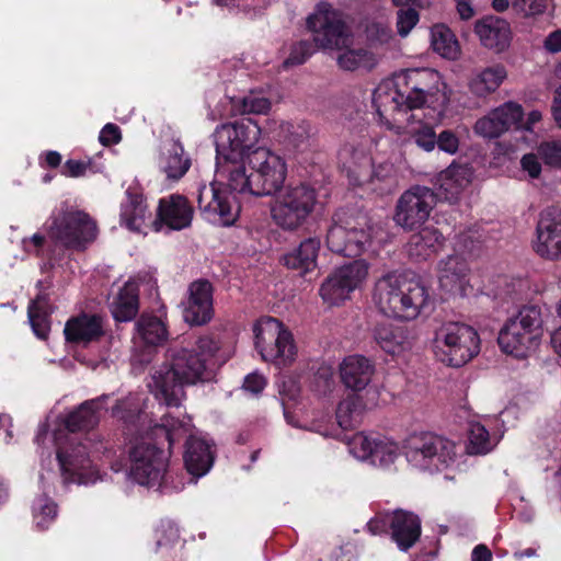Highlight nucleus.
Wrapping results in <instances>:
<instances>
[{
  "label": "nucleus",
  "instance_id": "obj_23",
  "mask_svg": "<svg viewBox=\"0 0 561 561\" xmlns=\"http://www.w3.org/2000/svg\"><path fill=\"white\" fill-rule=\"evenodd\" d=\"M193 213V206L185 196L172 194L163 197L159 201L153 229L160 231L163 226L171 230L185 229L191 226Z\"/></svg>",
  "mask_w": 561,
  "mask_h": 561
},
{
  "label": "nucleus",
  "instance_id": "obj_15",
  "mask_svg": "<svg viewBox=\"0 0 561 561\" xmlns=\"http://www.w3.org/2000/svg\"><path fill=\"white\" fill-rule=\"evenodd\" d=\"M398 85L403 89L408 108L414 110L424 106L428 100L438 101L444 83L438 71L431 68L407 69L397 75Z\"/></svg>",
  "mask_w": 561,
  "mask_h": 561
},
{
  "label": "nucleus",
  "instance_id": "obj_43",
  "mask_svg": "<svg viewBox=\"0 0 561 561\" xmlns=\"http://www.w3.org/2000/svg\"><path fill=\"white\" fill-rule=\"evenodd\" d=\"M188 432V423L167 414L162 417V423L156 426L152 435L156 438L163 437L164 442L168 443L169 449H171L182 438L186 437Z\"/></svg>",
  "mask_w": 561,
  "mask_h": 561
},
{
  "label": "nucleus",
  "instance_id": "obj_21",
  "mask_svg": "<svg viewBox=\"0 0 561 561\" xmlns=\"http://www.w3.org/2000/svg\"><path fill=\"white\" fill-rule=\"evenodd\" d=\"M403 89L398 85V77L393 80L381 82L373 93V106L376 110L379 122L392 130L396 115L400 112H407L408 101L404 98Z\"/></svg>",
  "mask_w": 561,
  "mask_h": 561
},
{
  "label": "nucleus",
  "instance_id": "obj_13",
  "mask_svg": "<svg viewBox=\"0 0 561 561\" xmlns=\"http://www.w3.org/2000/svg\"><path fill=\"white\" fill-rule=\"evenodd\" d=\"M252 170L254 196H267L280 192L287 175L285 160L264 147L255 148L248 154Z\"/></svg>",
  "mask_w": 561,
  "mask_h": 561
},
{
  "label": "nucleus",
  "instance_id": "obj_25",
  "mask_svg": "<svg viewBox=\"0 0 561 561\" xmlns=\"http://www.w3.org/2000/svg\"><path fill=\"white\" fill-rule=\"evenodd\" d=\"M391 539L400 551L407 552L420 539L422 533L421 518L413 512L396 510L389 519Z\"/></svg>",
  "mask_w": 561,
  "mask_h": 561
},
{
  "label": "nucleus",
  "instance_id": "obj_29",
  "mask_svg": "<svg viewBox=\"0 0 561 561\" xmlns=\"http://www.w3.org/2000/svg\"><path fill=\"white\" fill-rule=\"evenodd\" d=\"M184 447L183 461L186 471L195 478L205 476L215 460L211 445L203 438L188 435Z\"/></svg>",
  "mask_w": 561,
  "mask_h": 561
},
{
  "label": "nucleus",
  "instance_id": "obj_1",
  "mask_svg": "<svg viewBox=\"0 0 561 561\" xmlns=\"http://www.w3.org/2000/svg\"><path fill=\"white\" fill-rule=\"evenodd\" d=\"M220 344L211 335H202L191 347H170L167 362L153 375L156 398L167 407H180L185 398V386L213 379L210 362Z\"/></svg>",
  "mask_w": 561,
  "mask_h": 561
},
{
  "label": "nucleus",
  "instance_id": "obj_55",
  "mask_svg": "<svg viewBox=\"0 0 561 561\" xmlns=\"http://www.w3.org/2000/svg\"><path fill=\"white\" fill-rule=\"evenodd\" d=\"M538 152H529L522 157L520 167L523 171L527 172L531 179H538L541 174V163L539 162Z\"/></svg>",
  "mask_w": 561,
  "mask_h": 561
},
{
  "label": "nucleus",
  "instance_id": "obj_16",
  "mask_svg": "<svg viewBox=\"0 0 561 561\" xmlns=\"http://www.w3.org/2000/svg\"><path fill=\"white\" fill-rule=\"evenodd\" d=\"M368 274L363 261L355 260L332 272L321 284L319 294L330 306H339L354 291Z\"/></svg>",
  "mask_w": 561,
  "mask_h": 561
},
{
  "label": "nucleus",
  "instance_id": "obj_11",
  "mask_svg": "<svg viewBox=\"0 0 561 561\" xmlns=\"http://www.w3.org/2000/svg\"><path fill=\"white\" fill-rule=\"evenodd\" d=\"M405 456L421 470L442 471L455 457V445L434 433L422 432L407 440Z\"/></svg>",
  "mask_w": 561,
  "mask_h": 561
},
{
  "label": "nucleus",
  "instance_id": "obj_48",
  "mask_svg": "<svg viewBox=\"0 0 561 561\" xmlns=\"http://www.w3.org/2000/svg\"><path fill=\"white\" fill-rule=\"evenodd\" d=\"M413 142L424 151L431 152L437 144V134L430 124H420L410 131Z\"/></svg>",
  "mask_w": 561,
  "mask_h": 561
},
{
  "label": "nucleus",
  "instance_id": "obj_5",
  "mask_svg": "<svg viewBox=\"0 0 561 561\" xmlns=\"http://www.w3.org/2000/svg\"><path fill=\"white\" fill-rule=\"evenodd\" d=\"M542 336V318L537 306L523 307L515 317L506 320L500 330L501 350L516 358H526L535 352Z\"/></svg>",
  "mask_w": 561,
  "mask_h": 561
},
{
  "label": "nucleus",
  "instance_id": "obj_46",
  "mask_svg": "<svg viewBox=\"0 0 561 561\" xmlns=\"http://www.w3.org/2000/svg\"><path fill=\"white\" fill-rule=\"evenodd\" d=\"M396 185V169L391 162H381L371 167L369 188L379 194L390 193Z\"/></svg>",
  "mask_w": 561,
  "mask_h": 561
},
{
  "label": "nucleus",
  "instance_id": "obj_64",
  "mask_svg": "<svg viewBox=\"0 0 561 561\" xmlns=\"http://www.w3.org/2000/svg\"><path fill=\"white\" fill-rule=\"evenodd\" d=\"M492 552L485 545H478L471 553V561H491Z\"/></svg>",
  "mask_w": 561,
  "mask_h": 561
},
{
  "label": "nucleus",
  "instance_id": "obj_47",
  "mask_svg": "<svg viewBox=\"0 0 561 561\" xmlns=\"http://www.w3.org/2000/svg\"><path fill=\"white\" fill-rule=\"evenodd\" d=\"M360 410L362 400L358 397L348 396L337 404L335 413L337 424L344 430L353 428Z\"/></svg>",
  "mask_w": 561,
  "mask_h": 561
},
{
  "label": "nucleus",
  "instance_id": "obj_9",
  "mask_svg": "<svg viewBox=\"0 0 561 561\" xmlns=\"http://www.w3.org/2000/svg\"><path fill=\"white\" fill-rule=\"evenodd\" d=\"M253 333L255 348L263 360L287 366L295 359L296 345L293 334L278 319L261 318L254 324Z\"/></svg>",
  "mask_w": 561,
  "mask_h": 561
},
{
  "label": "nucleus",
  "instance_id": "obj_63",
  "mask_svg": "<svg viewBox=\"0 0 561 561\" xmlns=\"http://www.w3.org/2000/svg\"><path fill=\"white\" fill-rule=\"evenodd\" d=\"M457 4V12L461 20H469L474 15V10L471 5V0H455Z\"/></svg>",
  "mask_w": 561,
  "mask_h": 561
},
{
  "label": "nucleus",
  "instance_id": "obj_17",
  "mask_svg": "<svg viewBox=\"0 0 561 561\" xmlns=\"http://www.w3.org/2000/svg\"><path fill=\"white\" fill-rule=\"evenodd\" d=\"M56 457L64 483H87L92 466L87 445L69 438L60 443L57 438Z\"/></svg>",
  "mask_w": 561,
  "mask_h": 561
},
{
  "label": "nucleus",
  "instance_id": "obj_58",
  "mask_svg": "<svg viewBox=\"0 0 561 561\" xmlns=\"http://www.w3.org/2000/svg\"><path fill=\"white\" fill-rule=\"evenodd\" d=\"M57 516V505L53 502H47L41 506V512L35 515L36 526L38 529L44 530L48 527L50 520Z\"/></svg>",
  "mask_w": 561,
  "mask_h": 561
},
{
  "label": "nucleus",
  "instance_id": "obj_40",
  "mask_svg": "<svg viewBox=\"0 0 561 561\" xmlns=\"http://www.w3.org/2000/svg\"><path fill=\"white\" fill-rule=\"evenodd\" d=\"M242 161L236 162H226L220 160L216 162L217 165V174L228 178V187L230 191L238 193H250L253 195L252 187V172L247 174L244 165L241 163Z\"/></svg>",
  "mask_w": 561,
  "mask_h": 561
},
{
  "label": "nucleus",
  "instance_id": "obj_6",
  "mask_svg": "<svg viewBox=\"0 0 561 561\" xmlns=\"http://www.w3.org/2000/svg\"><path fill=\"white\" fill-rule=\"evenodd\" d=\"M169 456L152 435L141 437L129 448V474L140 485L167 489L171 471Z\"/></svg>",
  "mask_w": 561,
  "mask_h": 561
},
{
  "label": "nucleus",
  "instance_id": "obj_50",
  "mask_svg": "<svg viewBox=\"0 0 561 561\" xmlns=\"http://www.w3.org/2000/svg\"><path fill=\"white\" fill-rule=\"evenodd\" d=\"M537 152L545 164L561 169V140H547L539 144Z\"/></svg>",
  "mask_w": 561,
  "mask_h": 561
},
{
  "label": "nucleus",
  "instance_id": "obj_28",
  "mask_svg": "<svg viewBox=\"0 0 561 561\" xmlns=\"http://www.w3.org/2000/svg\"><path fill=\"white\" fill-rule=\"evenodd\" d=\"M474 32L481 44L497 53L504 51L511 44L512 31L510 24L494 15H486L476 22Z\"/></svg>",
  "mask_w": 561,
  "mask_h": 561
},
{
  "label": "nucleus",
  "instance_id": "obj_8",
  "mask_svg": "<svg viewBox=\"0 0 561 561\" xmlns=\"http://www.w3.org/2000/svg\"><path fill=\"white\" fill-rule=\"evenodd\" d=\"M371 242V227L366 216H353L340 209L332 217L327 232L330 251L346 256H359Z\"/></svg>",
  "mask_w": 561,
  "mask_h": 561
},
{
  "label": "nucleus",
  "instance_id": "obj_52",
  "mask_svg": "<svg viewBox=\"0 0 561 561\" xmlns=\"http://www.w3.org/2000/svg\"><path fill=\"white\" fill-rule=\"evenodd\" d=\"M460 139L456 131L444 129L437 135L436 147L449 154H455L459 149Z\"/></svg>",
  "mask_w": 561,
  "mask_h": 561
},
{
  "label": "nucleus",
  "instance_id": "obj_2",
  "mask_svg": "<svg viewBox=\"0 0 561 561\" xmlns=\"http://www.w3.org/2000/svg\"><path fill=\"white\" fill-rule=\"evenodd\" d=\"M306 24L313 38L299 41L291 46L283 64L285 68L305 64L318 48L341 50L348 48L353 42L344 13L329 2H319Z\"/></svg>",
  "mask_w": 561,
  "mask_h": 561
},
{
  "label": "nucleus",
  "instance_id": "obj_12",
  "mask_svg": "<svg viewBox=\"0 0 561 561\" xmlns=\"http://www.w3.org/2000/svg\"><path fill=\"white\" fill-rule=\"evenodd\" d=\"M49 233L66 249L83 251L96 239L98 226L88 213L67 209L54 217Z\"/></svg>",
  "mask_w": 561,
  "mask_h": 561
},
{
  "label": "nucleus",
  "instance_id": "obj_18",
  "mask_svg": "<svg viewBox=\"0 0 561 561\" xmlns=\"http://www.w3.org/2000/svg\"><path fill=\"white\" fill-rule=\"evenodd\" d=\"M535 252L542 259H561V207L549 206L539 214L536 227Z\"/></svg>",
  "mask_w": 561,
  "mask_h": 561
},
{
  "label": "nucleus",
  "instance_id": "obj_37",
  "mask_svg": "<svg viewBox=\"0 0 561 561\" xmlns=\"http://www.w3.org/2000/svg\"><path fill=\"white\" fill-rule=\"evenodd\" d=\"M139 311V287L134 282H127L119 289L112 304V314L117 322L135 319Z\"/></svg>",
  "mask_w": 561,
  "mask_h": 561
},
{
  "label": "nucleus",
  "instance_id": "obj_26",
  "mask_svg": "<svg viewBox=\"0 0 561 561\" xmlns=\"http://www.w3.org/2000/svg\"><path fill=\"white\" fill-rule=\"evenodd\" d=\"M472 178L473 169L469 164L453 162L437 175L435 183L437 191L435 192L440 195V201L454 203L471 183Z\"/></svg>",
  "mask_w": 561,
  "mask_h": 561
},
{
  "label": "nucleus",
  "instance_id": "obj_36",
  "mask_svg": "<svg viewBox=\"0 0 561 561\" xmlns=\"http://www.w3.org/2000/svg\"><path fill=\"white\" fill-rule=\"evenodd\" d=\"M54 309L47 294H38L27 307V318L34 334L46 340L50 332V317Z\"/></svg>",
  "mask_w": 561,
  "mask_h": 561
},
{
  "label": "nucleus",
  "instance_id": "obj_22",
  "mask_svg": "<svg viewBox=\"0 0 561 561\" xmlns=\"http://www.w3.org/2000/svg\"><path fill=\"white\" fill-rule=\"evenodd\" d=\"M197 206L208 221H219L224 226H230L236 221L230 193L215 183L198 188Z\"/></svg>",
  "mask_w": 561,
  "mask_h": 561
},
{
  "label": "nucleus",
  "instance_id": "obj_49",
  "mask_svg": "<svg viewBox=\"0 0 561 561\" xmlns=\"http://www.w3.org/2000/svg\"><path fill=\"white\" fill-rule=\"evenodd\" d=\"M490 450V434L488 430L477 423L469 432L468 451L474 455L486 454Z\"/></svg>",
  "mask_w": 561,
  "mask_h": 561
},
{
  "label": "nucleus",
  "instance_id": "obj_54",
  "mask_svg": "<svg viewBox=\"0 0 561 561\" xmlns=\"http://www.w3.org/2000/svg\"><path fill=\"white\" fill-rule=\"evenodd\" d=\"M514 8L525 15H537L545 12L547 0H515Z\"/></svg>",
  "mask_w": 561,
  "mask_h": 561
},
{
  "label": "nucleus",
  "instance_id": "obj_19",
  "mask_svg": "<svg viewBox=\"0 0 561 561\" xmlns=\"http://www.w3.org/2000/svg\"><path fill=\"white\" fill-rule=\"evenodd\" d=\"M524 110L520 104L508 101L490 111L474 124V133L483 138L494 139L511 128L519 129Z\"/></svg>",
  "mask_w": 561,
  "mask_h": 561
},
{
  "label": "nucleus",
  "instance_id": "obj_45",
  "mask_svg": "<svg viewBox=\"0 0 561 561\" xmlns=\"http://www.w3.org/2000/svg\"><path fill=\"white\" fill-rule=\"evenodd\" d=\"M373 159L368 154L359 153L353 157V162L347 167L346 175L352 186H368L371 182Z\"/></svg>",
  "mask_w": 561,
  "mask_h": 561
},
{
  "label": "nucleus",
  "instance_id": "obj_39",
  "mask_svg": "<svg viewBox=\"0 0 561 561\" xmlns=\"http://www.w3.org/2000/svg\"><path fill=\"white\" fill-rule=\"evenodd\" d=\"M148 207L138 193H127V199L121 206V225L128 230L140 232L147 217Z\"/></svg>",
  "mask_w": 561,
  "mask_h": 561
},
{
  "label": "nucleus",
  "instance_id": "obj_31",
  "mask_svg": "<svg viewBox=\"0 0 561 561\" xmlns=\"http://www.w3.org/2000/svg\"><path fill=\"white\" fill-rule=\"evenodd\" d=\"M375 373V365L363 355H351L343 359L340 365V376L343 385L358 392L364 390Z\"/></svg>",
  "mask_w": 561,
  "mask_h": 561
},
{
  "label": "nucleus",
  "instance_id": "obj_41",
  "mask_svg": "<svg viewBox=\"0 0 561 561\" xmlns=\"http://www.w3.org/2000/svg\"><path fill=\"white\" fill-rule=\"evenodd\" d=\"M376 343L389 354H396L402 350L407 340L405 331L388 322L377 323L374 329Z\"/></svg>",
  "mask_w": 561,
  "mask_h": 561
},
{
  "label": "nucleus",
  "instance_id": "obj_44",
  "mask_svg": "<svg viewBox=\"0 0 561 561\" xmlns=\"http://www.w3.org/2000/svg\"><path fill=\"white\" fill-rule=\"evenodd\" d=\"M433 50L448 59H456L459 54V45L453 32L445 25H435L432 28Z\"/></svg>",
  "mask_w": 561,
  "mask_h": 561
},
{
  "label": "nucleus",
  "instance_id": "obj_51",
  "mask_svg": "<svg viewBox=\"0 0 561 561\" xmlns=\"http://www.w3.org/2000/svg\"><path fill=\"white\" fill-rule=\"evenodd\" d=\"M397 28L401 36H407L419 22V12L413 8L400 9L398 11Z\"/></svg>",
  "mask_w": 561,
  "mask_h": 561
},
{
  "label": "nucleus",
  "instance_id": "obj_10",
  "mask_svg": "<svg viewBox=\"0 0 561 561\" xmlns=\"http://www.w3.org/2000/svg\"><path fill=\"white\" fill-rule=\"evenodd\" d=\"M260 126L249 117L218 126L215 131L216 159L226 162L243 161L257 142Z\"/></svg>",
  "mask_w": 561,
  "mask_h": 561
},
{
  "label": "nucleus",
  "instance_id": "obj_60",
  "mask_svg": "<svg viewBox=\"0 0 561 561\" xmlns=\"http://www.w3.org/2000/svg\"><path fill=\"white\" fill-rule=\"evenodd\" d=\"M391 514L385 516H375L367 523V528L373 535L387 533L389 529V519Z\"/></svg>",
  "mask_w": 561,
  "mask_h": 561
},
{
  "label": "nucleus",
  "instance_id": "obj_27",
  "mask_svg": "<svg viewBox=\"0 0 561 561\" xmlns=\"http://www.w3.org/2000/svg\"><path fill=\"white\" fill-rule=\"evenodd\" d=\"M355 448L359 447L360 457L374 465L387 467L398 457V445L380 435L358 434L354 437Z\"/></svg>",
  "mask_w": 561,
  "mask_h": 561
},
{
  "label": "nucleus",
  "instance_id": "obj_7",
  "mask_svg": "<svg viewBox=\"0 0 561 561\" xmlns=\"http://www.w3.org/2000/svg\"><path fill=\"white\" fill-rule=\"evenodd\" d=\"M480 343V336L472 327L448 322L436 331L435 355L450 367H461L479 354Z\"/></svg>",
  "mask_w": 561,
  "mask_h": 561
},
{
  "label": "nucleus",
  "instance_id": "obj_33",
  "mask_svg": "<svg viewBox=\"0 0 561 561\" xmlns=\"http://www.w3.org/2000/svg\"><path fill=\"white\" fill-rule=\"evenodd\" d=\"M136 337L150 351L162 346L169 339L168 324L161 317L144 312L135 322Z\"/></svg>",
  "mask_w": 561,
  "mask_h": 561
},
{
  "label": "nucleus",
  "instance_id": "obj_62",
  "mask_svg": "<svg viewBox=\"0 0 561 561\" xmlns=\"http://www.w3.org/2000/svg\"><path fill=\"white\" fill-rule=\"evenodd\" d=\"M545 47L550 53L561 51V30L553 31L546 37Z\"/></svg>",
  "mask_w": 561,
  "mask_h": 561
},
{
  "label": "nucleus",
  "instance_id": "obj_38",
  "mask_svg": "<svg viewBox=\"0 0 561 561\" xmlns=\"http://www.w3.org/2000/svg\"><path fill=\"white\" fill-rule=\"evenodd\" d=\"M160 168L170 180L178 181L183 178L191 168V159L185 154L184 148L179 141H173L160 157Z\"/></svg>",
  "mask_w": 561,
  "mask_h": 561
},
{
  "label": "nucleus",
  "instance_id": "obj_24",
  "mask_svg": "<svg viewBox=\"0 0 561 561\" xmlns=\"http://www.w3.org/2000/svg\"><path fill=\"white\" fill-rule=\"evenodd\" d=\"M64 335L69 344L88 347L91 343L100 342L105 335L103 318L87 312L73 316L67 320Z\"/></svg>",
  "mask_w": 561,
  "mask_h": 561
},
{
  "label": "nucleus",
  "instance_id": "obj_34",
  "mask_svg": "<svg viewBox=\"0 0 561 561\" xmlns=\"http://www.w3.org/2000/svg\"><path fill=\"white\" fill-rule=\"evenodd\" d=\"M320 248V239L318 237H309L302 240L297 248L286 253L282 262L286 267L296 270L300 275H305L317 267Z\"/></svg>",
  "mask_w": 561,
  "mask_h": 561
},
{
  "label": "nucleus",
  "instance_id": "obj_4",
  "mask_svg": "<svg viewBox=\"0 0 561 561\" xmlns=\"http://www.w3.org/2000/svg\"><path fill=\"white\" fill-rule=\"evenodd\" d=\"M318 203L317 190L307 182L289 183L271 207L274 224L285 231H296L307 224Z\"/></svg>",
  "mask_w": 561,
  "mask_h": 561
},
{
  "label": "nucleus",
  "instance_id": "obj_53",
  "mask_svg": "<svg viewBox=\"0 0 561 561\" xmlns=\"http://www.w3.org/2000/svg\"><path fill=\"white\" fill-rule=\"evenodd\" d=\"M313 388L319 393L331 391L334 386V376L330 367H320L313 377Z\"/></svg>",
  "mask_w": 561,
  "mask_h": 561
},
{
  "label": "nucleus",
  "instance_id": "obj_56",
  "mask_svg": "<svg viewBox=\"0 0 561 561\" xmlns=\"http://www.w3.org/2000/svg\"><path fill=\"white\" fill-rule=\"evenodd\" d=\"M99 140L106 147L118 144L122 140L119 127L113 123H107L101 129Z\"/></svg>",
  "mask_w": 561,
  "mask_h": 561
},
{
  "label": "nucleus",
  "instance_id": "obj_32",
  "mask_svg": "<svg viewBox=\"0 0 561 561\" xmlns=\"http://www.w3.org/2000/svg\"><path fill=\"white\" fill-rule=\"evenodd\" d=\"M445 237L435 227H424L413 233L408 243L407 252L411 260L422 262L435 256L444 247Z\"/></svg>",
  "mask_w": 561,
  "mask_h": 561
},
{
  "label": "nucleus",
  "instance_id": "obj_14",
  "mask_svg": "<svg viewBox=\"0 0 561 561\" xmlns=\"http://www.w3.org/2000/svg\"><path fill=\"white\" fill-rule=\"evenodd\" d=\"M440 195L424 185H413L404 191L396 204L393 220L404 230L420 228L430 217Z\"/></svg>",
  "mask_w": 561,
  "mask_h": 561
},
{
  "label": "nucleus",
  "instance_id": "obj_20",
  "mask_svg": "<svg viewBox=\"0 0 561 561\" xmlns=\"http://www.w3.org/2000/svg\"><path fill=\"white\" fill-rule=\"evenodd\" d=\"M183 318L190 325H205L214 317V286L206 278L193 280L183 302Z\"/></svg>",
  "mask_w": 561,
  "mask_h": 561
},
{
  "label": "nucleus",
  "instance_id": "obj_3",
  "mask_svg": "<svg viewBox=\"0 0 561 561\" xmlns=\"http://www.w3.org/2000/svg\"><path fill=\"white\" fill-rule=\"evenodd\" d=\"M373 300L378 310L402 321L416 319L427 308L430 296L425 286L407 276L388 273L374 287Z\"/></svg>",
  "mask_w": 561,
  "mask_h": 561
},
{
  "label": "nucleus",
  "instance_id": "obj_59",
  "mask_svg": "<svg viewBox=\"0 0 561 561\" xmlns=\"http://www.w3.org/2000/svg\"><path fill=\"white\" fill-rule=\"evenodd\" d=\"M266 386V380L262 375L249 374L243 381V388L252 393H260Z\"/></svg>",
  "mask_w": 561,
  "mask_h": 561
},
{
  "label": "nucleus",
  "instance_id": "obj_42",
  "mask_svg": "<svg viewBox=\"0 0 561 561\" xmlns=\"http://www.w3.org/2000/svg\"><path fill=\"white\" fill-rule=\"evenodd\" d=\"M468 272L467 262L457 254L448 255L439 262V282L442 286L461 284Z\"/></svg>",
  "mask_w": 561,
  "mask_h": 561
},
{
  "label": "nucleus",
  "instance_id": "obj_61",
  "mask_svg": "<svg viewBox=\"0 0 561 561\" xmlns=\"http://www.w3.org/2000/svg\"><path fill=\"white\" fill-rule=\"evenodd\" d=\"M337 62L345 70H355L359 65L358 55L354 50H347L340 55Z\"/></svg>",
  "mask_w": 561,
  "mask_h": 561
},
{
  "label": "nucleus",
  "instance_id": "obj_35",
  "mask_svg": "<svg viewBox=\"0 0 561 561\" xmlns=\"http://www.w3.org/2000/svg\"><path fill=\"white\" fill-rule=\"evenodd\" d=\"M507 77L503 65H493L474 73L468 81V89L477 98L494 93Z\"/></svg>",
  "mask_w": 561,
  "mask_h": 561
},
{
  "label": "nucleus",
  "instance_id": "obj_30",
  "mask_svg": "<svg viewBox=\"0 0 561 561\" xmlns=\"http://www.w3.org/2000/svg\"><path fill=\"white\" fill-rule=\"evenodd\" d=\"M107 399L108 396L102 394L98 398L85 400L65 415L62 420L64 427L72 434L93 430L100 422L99 411Z\"/></svg>",
  "mask_w": 561,
  "mask_h": 561
},
{
  "label": "nucleus",
  "instance_id": "obj_57",
  "mask_svg": "<svg viewBox=\"0 0 561 561\" xmlns=\"http://www.w3.org/2000/svg\"><path fill=\"white\" fill-rule=\"evenodd\" d=\"M89 164V162L68 159L62 164L60 173L67 178H80L85 174Z\"/></svg>",
  "mask_w": 561,
  "mask_h": 561
}]
</instances>
